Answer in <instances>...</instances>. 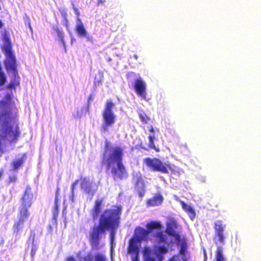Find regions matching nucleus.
<instances>
[{
    "label": "nucleus",
    "instance_id": "nucleus-1",
    "mask_svg": "<svg viewBox=\"0 0 261 261\" xmlns=\"http://www.w3.org/2000/svg\"><path fill=\"white\" fill-rule=\"evenodd\" d=\"M121 209L118 206L106 210L101 215L99 226L94 227L90 233V241L93 249L99 248L101 236L106 230H111V258L113 259V245L115 235V229L117 226Z\"/></svg>",
    "mask_w": 261,
    "mask_h": 261
},
{
    "label": "nucleus",
    "instance_id": "nucleus-2",
    "mask_svg": "<svg viewBox=\"0 0 261 261\" xmlns=\"http://www.w3.org/2000/svg\"><path fill=\"white\" fill-rule=\"evenodd\" d=\"M122 156V150L118 147H107L105 151L102 163L109 169H111L114 179H122L126 177L124 167L121 163Z\"/></svg>",
    "mask_w": 261,
    "mask_h": 261
},
{
    "label": "nucleus",
    "instance_id": "nucleus-3",
    "mask_svg": "<svg viewBox=\"0 0 261 261\" xmlns=\"http://www.w3.org/2000/svg\"><path fill=\"white\" fill-rule=\"evenodd\" d=\"M166 231L158 232L155 236L156 243H163L169 245L170 244L179 245L181 241H186L185 238H181L179 233L180 226L173 219H170L166 223Z\"/></svg>",
    "mask_w": 261,
    "mask_h": 261
},
{
    "label": "nucleus",
    "instance_id": "nucleus-4",
    "mask_svg": "<svg viewBox=\"0 0 261 261\" xmlns=\"http://www.w3.org/2000/svg\"><path fill=\"white\" fill-rule=\"evenodd\" d=\"M159 246L145 247L143 251L144 261H163L164 255L168 252V245L159 243Z\"/></svg>",
    "mask_w": 261,
    "mask_h": 261
},
{
    "label": "nucleus",
    "instance_id": "nucleus-5",
    "mask_svg": "<svg viewBox=\"0 0 261 261\" xmlns=\"http://www.w3.org/2000/svg\"><path fill=\"white\" fill-rule=\"evenodd\" d=\"M79 182H80L81 191L91 197L94 195L98 189L97 184L89 178L82 177L80 180H75L71 187V194L69 197V200L72 202L74 201V190Z\"/></svg>",
    "mask_w": 261,
    "mask_h": 261
},
{
    "label": "nucleus",
    "instance_id": "nucleus-6",
    "mask_svg": "<svg viewBox=\"0 0 261 261\" xmlns=\"http://www.w3.org/2000/svg\"><path fill=\"white\" fill-rule=\"evenodd\" d=\"M115 105L111 100L107 101L102 112V125L101 128L103 132H107L109 128L112 126L115 122L116 116L113 111Z\"/></svg>",
    "mask_w": 261,
    "mask_h": 261
},
{
    "label": "nucleus",
    "instance_id": "nucleus-7",
    "mask_svg": "<svg viewBox=\"0 0 261 261\" xmlns=\"http://www.w3.org/2000/svg\"><path fill=\"white\" fill-rule=\"evenodd\" d=\"M161 225L160 223L157 222H151L147 224L146 227L148 230L142 227H137L135 229V233L133 238L141 242L142 241L147 240L150 230L155 228H160Z\"/></svg>",
    "mask_w": 261,
    "mask_h": 261
},
{
    "label": "nucleus",
    "instance_id": "nucleus-8",
    "mask_svg": "<svg viewBox=\"0 0 261 261\" xmlns=\"http://www.w3.org/2000/svg\"><path fill=\"white\" fill-rule=\"evenodd\" d=\"M25 206L20 207L19 214L18 216V220L16 222L14 225V232L18 234L20 230L21 229L23 226V224L24 221H25L29 216V213L28 212V208Z\"/></svg>",
    "mask_w": 261,
    "mask_h": 261
},
{
    "label": "nucleus",
    "instance_id": "nucleus-9",
    "mask_svg": "<svg viewBox=\"0 0 261 261\" xmlns=\"http://www.w3.org/2000/svg\"><path fill=\"white\" fill-rule=\"evenodd\" d=\"M141 242L132 238L129 242L128 253L131 256L132 261H139V255Z\"/></svg>",
    "mask_w": 261,
    "mask_h": 261
},
{
    "label": "nucleus",
    "instance_id": "nucleus-10",
    "mask_svg": "<svg viewBox=\"0 0 261 261\" xmlns=\"http://www.w3.org/2000/svg\"><path fill=\"white\" fill-rule=\"evenodd\" d=\"M144 161L147 166L154 171H158L163 173L167 172V167L156 159H146Z\"/></svg>",
    "mask_w": 261,
    "mask_h": 261
},
{
    "label": "nucleus",
    "instance_id": "nucleus-11",
    "mask_svg": "<svg viewBox=\"0 0 261 261\" xmlns=\"http://www.w3.org/2000/svg\"><path fill=\"white\" fill-rule=\"evenodd\" d=\"M134 88L137 94L143 99L146 97V84L141 77L134 81Z\"/></svg>",
    "mask_w": 261,
    "mask_h": 261
},
{
    "label": "nucleus",
    "instance_id": "nucleus-12",
    "mask_svg": "<svg viewBox=\"0 0 261 261\" xmlns=\"http://www.w3.org/2000/svg\"><path fill=\"white\" fill-rule=\"evenodd\" d=\"M180 244L177 245L180 249L179 254L173 256L169 261H186L185 253L187 250V245L186 241H181Z\"/></svg>",
    "mask_w": 261,
    "mask_h": 261
},
{
    "label": "nucleus",
    "instance_id": "nucleus-13",
    "mask_svg": "<svg viewBox=\"0 0 261 261\" xmlns=\"http://www.w3.org/2000/svg\"><path fill=\"white\" fill-rule=\"evenodd\" d=\"M33 197V195L32 193L31 189L30 188H27L25 190L23 196L21 198V205H22V206L30 207L32 204Z\"/></svg>",
    "mask_w": 261,
    "mask_h": 261
},
{
    "label": "nucleus",
    "instance_id": "nucleus-14",
    "mask_svg": "<svg viewBox=\"0 0 261 261\" xmlns=\"http://www.w3.org/2000/svg\"><path fill=\"white\" fill-rule=\"evenodd\" d=\"M225 227V226L223 224L221 221H217L215 222V233L220 243L223 242L224 240L223 231Z\"/></svg>",
    "mask_w": 261,
    "mask_h": 261
},
{
    "label": "nucleus",
    "instance_id": "nucleus-15",
    "mask_svg": "<svg viewBox=\"0 0 261 261\" xmlns=\"http://www.w3.org/2000/svg\"><path fill=\"white\" fill-rule=\"evenodd\" d=\"M163 197L160 194H155L152 198L147 201L148 206H157L162 204Z\"/></svg>",
    "mask_w": 261,
    "mask_h": 261
},
{
    "label": "nucleus",
    "instance_id": "nucleus-16",
    "mask_svg": "<svg viewBox=\"0 0 261 261\" xmlns=\"http://www.w3.org/2000/svg\"><path fill=\"white\" fill-rule=\"evenodd\" d=\"M76 31L79 36L82 37H86L87 35V32L85 29L84 24L80 18H77V22L76 24Z\"/></svg>",
    "mask_w": 261,
    "mask_h": 261
},
{
    "label": "nucleus",
    "instance_id": "nucleus-17",
    "mask_svg": "<svg viewBox=\"0 0 261 261\" xmlns=\"http://www.w3.org/2000/svg\"><path fill=\"white\" fill-rule=\"evenodd\" d=\"M180 202L182 209L188 214L190 218L193 220L195 217V212L194 208L182 201Z\"/></svg>",
    "mask_w": 261,
    "mask_h": 261
},
{
    "label": "nucleus",
    "instance_id": "nucleus-18",
    "mask_svg": "<svg viewBox=\"0 0 261 261\" xmlns=\"http://www.w3.org/2000/svg\"><path fill=\"white\" fill-rule=\"evenodd\" d=\"M26 159L25 154H23L17 156L13 162V169L14 170L18 169L24 163Z\"/></svg>",
    "mask_w": 261,
    "mask_h": 261
},
{
    "label": "nucleus",
    "instance_id": "nucleus-19",
    "mask_svg": "<svg viewBox=\"0 0 261 261\" xmlns=\"http://www.w3.org/2000/svg\"><path fill=\"white\" fill-rule=\"evenodd\" d=\"M102 205V200H97L95 201L93 211V217L94 219L96 218L99 216L100 211L101 207Z\"/></svg>",
    "mask_w": 261,
    "mask_h": 261
},
{
    "label": "nucleus",
    "instance_id": "nucleus-20",
    "mask_svg": "<svg viewBox=\"0 0 261 261\" xmlns=\"http://www.w3.org/2000/svg\"><path fill=\"white\" fill-rule=\"evenodd\" d=\"M92 255L91 253H85L80 251L77 255V261H92Z\"/></svg>",
    "mask_w": 261,
    "mask_h": 261
},
{
    "label": "nucleus",
    "instance_id": "nucleus-21",
    "mask_svg": "<svg viewBox=\"0 0 261 261\" xmlns=\"http://www.w3.org/2000/svg\"><path fill=\"white\" fill-rule=\"evenodd\" d=\"M148 138H149V146L151 148L156 149L155 145L154 144V141L155 139V136H154V129L152 126H151L150 127Z\"/></svg>",
    "mask_w": 261,
    "mask_h": 261
},
{
    "label": "nucleus",
    "instance_id": "nucleus-22",
    "mask_svg": "<svg viewBox=\"0 0 261 261\" xmlns=\"http://www.w3.org/2000/svg\"><path fill=\"white\" fill-rule=\"evenodd\" d=\"M56 31L57 34V36H58L59 41L62 43L63 46L65 50L66 51V48L65 41L64 40V33L62 31H61L58 29H56Z\"/></svg>",
    "mask_w": 261,
    "mask_h": 261
},
{
    "label": "nucleus",
    "instance_id": "nucleus-23",
    "mask_svg": "<svg viewBox=\"0 0 261 261\" xmlns=\"http://www.w3.org/2000/svg\"><path fill=\"white\" fill-rule=\"evenodd\" d=\"M216 261H224L222 250L220 247H218L217 249L216 252Z\"/></svg>",
    "mask_w": 261,
    "mask_h": 261
},
{
    "label": "nucleus",
    "instance_id": "nucleus-24",
    "mask_svg": "<svg viewBox=\"0 0 261 261\" xmlns=\"http://www.w3.org/2000/svg\"><path fill=\"white\" fill-rule=\"evenodd\" d=\"M95 261H107L105 256L100 253H97L94 256Z\"/></svg>",
    "mask_w": 261,
    "mask_h": 261
},
{
    "label": "nucleus",
    "instance_id": "nucleus-25",
    "mask_svg": "<svg viewBox=\"0 0 261 261\" xmlns=\"http://www.w3.org/2000/svg\"><path fill=\"white\" fill-rule=\"evenodd\" d=\"M137 187L138 189H140L141 190H143L144 187V184L143 182V180L141 179H139L136 183Z\"/></svg>",
    "mask_w": 261,
    "mask_h": 261
},
{
    "label": "nucleus",
    "instance_id": "nucleus-26",
    "mask_svg": "<svg viewBox=\"0 0 261 261\" xmlns=\"http://www.w3.org/2000/svg\"><path fill=\"white\" fill-rule=\"evenodd\" d=\"M65 25L66 27V29L69 32L70 35V36H71V43L72 44V43L73 42V41H74L75 40L74 38L72 37V36L71 35L69 30V28H68V21L67 20V19H65Z\"/></svg>",
    "mask_w": 261,
    "mask_h": 261
},
{
    "label": "nucleus",
    "instance_id": "nucleus-27",
    "mask_svg": "<svg viewBox=\"0 0 261 261\" xmlns=\"http://www.w3.org/2000/svg\"><path fill=\"white\" fill-rule=\"evenodd\" d=\"M139 116H140V118L141 121L143 122L147 123V120L148 119V118L147 117V116L145 115H143V114H140Z\"/></svg>",
    "mask_w": 261,
    "mask_h": 261
},
{
    "label": "nucleus",
    "instance_id": "nucleus-28",
    "mask_svg": "<svg viewBox=\"0 0 261 261\" xmlns=\"http://www.w3.org/2000/svg\"><path fill=\"white\" fill-rule=\"evenodd\" d=\"M37 250V247L35 245H33L31 250V255L32 257L35 255L36 251Z\"/></svg>",
    "mask_w": 261,
    "mask_h": 261
},
{
    "label": "nucleus",
    "instance_id": "nucleus-29",
    "mask_svg": "<svg viewBox=\"0 0 261 261\" xmlns=\"http://www.w3.org/2000/svg\"><path fill=\"white\" fill-rule=\"evenodd\" d=\"M66 261H77L73 257H68L66 258Z\"/></svg>",
    "mask_w": 261,
    "mask_h": 261
},
{
    "label": "nucleus",
    "instance_id": "nucleus-30",
    "mask_svg": "<svg viewBox=\"0 0 261 261\" xmlns=\"http://www.w3.org/2000/svg\"><path fill=\"white\" fill-rule=\"evenodd\" d=\"M73 9H74V11L75 13L77 15H80V11H79V9L77 8H75V7H73Z\"/></svg>",
    "mask_w": 261,
    "mask_h": 261
},
{
    "label": "nucleus",
    "instance_id": "nucleus-31",
    "mask_svg": "<svg viewBox=\"0 0 261 261\" xmlns=\"http://www.w3.org/2000/svg\"><path fill=\"white\" fill-rule=\"evenodd\" d=\"M106 2V0H99L98 1V4H103Z\"/></svg>",
    "mask_w": 261,
    "mask_h": 261
},
{
    "label": "nucleus",
    "instance_id": "nucleus-32",
    "mask_svg": "<svg viewBox=\"0 0 261 261\" xmlns=\"http://www.w3.org/2000/svg\"><path fill=\"white\" fill-rule=\"evenodd\" d=\"M28 27H29V29H30V30L31 31H32L33 29H32V27L31 25V23H30V22L29 21L28 22Z\"/></svg>",
    "mask_w": 261,
    "mask_h": 261
},
{
    "label": "nucleus",
    "instance_id": "nucleus-33",
    "mask_svg": "<svg viewBox=\"0 0 261 261\" xmlns=\"http://www.w3.org/2000/svg\"><path fill=\"white\" fill-rule=\"evenodd\" d=\"M57 208H58V205H57V199L56 200V207L55 208V210H54V214H55V211L56 210H57Z\"/></svg>",
    "mask_w": 261,
    "mask_h": 261
},
{
    "label": "nucleus",
    "instance_id": "nucleus-34",
    "mask_svg": "<svg viewBox=\"0 0 261 261\" xmlns=\"http://www.w3.org/2000/svg\"><path fill=\"white\" fill-rule=\"evenodd\" d=\"M10 179L11 181H15V177H10Z\"/></svg>",
    "mask_w": 261,
    "mask_h": 261
},
{
    "label": "nucleus",
    "instance_id": "nucleus-35",
    "mask_svg": "<svg viewBox=\"0 0 261 261\" xmlns=\"http://www.w3.org/2000/svg\"><path fill=\"white\" fill-rule=\"evenodd\" d=\"M2 22H1V21H0V28L2 27Z\"/></svg>",
    "mask_w": 261,
    "mask_h": 261
},
{
    "label": "nucleus",
    "instance_id": "nucleus-36",
    "mask_svg": "<svg viewBox=\"0 0 261 261\" xmlns=\"http://www.w3.org/2000/svg\"><path fill=\"white\" fill-rule=\"evenodd\" d=\"M168 167L170 168H171V166H170L169 165L168 166Z\"/></svg>",
    "mask_w": 261,
    "mask_h": 261
}]
</instances>
